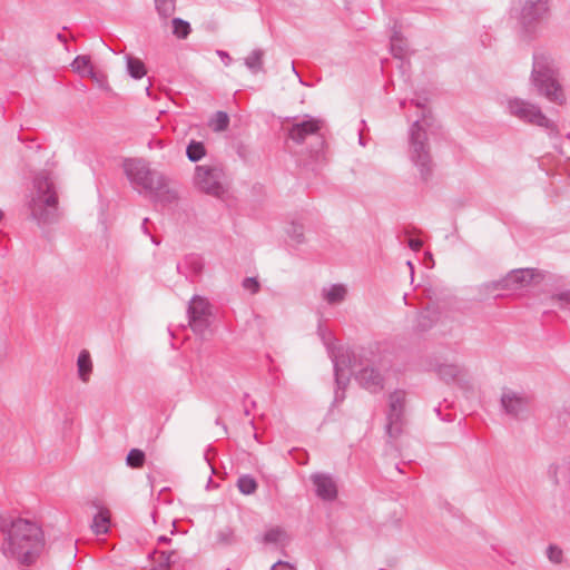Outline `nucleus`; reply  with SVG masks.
<instances>
[{"label":"nucleus","mask_w":570,"mask_h":570,"mask_svg":"<svg viewBox=\"0 0 570 570\" xmlns=\"http://www.w3.org/2000/svg\"><path fill=\"white\" fill-rule=\"evenodd\" d=\"M1 530L7 535L2 546L4 556L22 564L32 563L43 548L42 530L32 521L17 519L9 528L3 524Z\"/></svg>","instance_id":"obj_1"},{"label":"nucleus","mask_w":570,"mask_h":570,"mask_svg":"<svg viewBox=\"0 0 570 570\" xmlns=\"http://www.w3.org/2000/svg\"><path fill=\"white\" fill-rule=\"evenodd\" d=\"M31 217L39 224H49L58 215L56 176L48 169L39 170L32 178L27 196Z\"/></svg>","instance_id":"obj_2"},{"label":"nucleus","mask_w":570,"mask_h":570,"mask_svg":"<svg viewBox=\"0 0 570 570\" xmlns=\"http://www.w3.org/2000/svg\"><path fill=\"white\" fill-rule=\"evenodd\" d=\"M124 173L132 188L139 193H149L167 200L177 198V193L169 188L167 177L153 169L142 158H127L122 163Z\"/></svg>","instance_id":"obj_3"},{"label":"nucleus","mask_w":570,"mask_h":570,"mask_svg":"<svg viewBox=\"0 0 570 570\" xmlns=\"http://www.w3.org/2000/svg\"><path fill=\"white\" fill-rule=\"evenodd\" d=\"M531 82L538 94L550 102L560 106L566 102L564 91L556 78L553 61L550 57L543 53L534 55Z\"/></svg>","instance_id":"obj_4"},{"label":"nucleus","mask_w":570,"mask_h":570,"mask_svg":"<svg viewBox=\"0 0 570 570\" xmlns=\"http://www.w3.org/2000/svg\"><path fill=\"white\" fill-rule=\"evenodd\" d=\"M429 126L430 119L423 115L410 128L407 154L422 180H428L431 177L434 167L428 144L426 128Z\"/></svg>","instance_id":"obj_5"},{"label":"nucleus","mask_w":570,"mask_h":570,"mask_svg":"<svg viewBox=\"0 0 570 570\" xmlns=\"http://www.w3.org/2000/svg\"><path fill=\"white\" fill-rule=\"evenodd\" d=\"M225 174L218 165H202L195 168V186L212 196L222 197L225 194Z\"/></svg>","instance_id":"obj_6"},{"label":"nucleus","mask_w":570,"mask_h":570,"mask_svg":"<svg viewBox=\"0 0 570 570\" xmlns=\"http://www.w3.org/2000/svg\"><path fill=\"white\" fill-rule=\"evenodd\" d=\"M508 109L510 115L518 119L535 125L546 129H553L554 124L541 111L540 107L525 101L523 99L514 98L509 100Z\"/></svg>","instance_id":"obj_7"},{"label":"nucleus","mask_w":570,"mask_h":570,"mask_svg":"<svg viewBox=\"0 0 570 570\" xmlns=\"http://www.w3.org/2000/svg\"><path fill=\"white\" fill-rule=\"evenodd\" d=\"M406 394L397 390L390 394L386 433L391 439L397 438L402 433L404 425V405Z\"/></svg>","instance_id":"obj_8"},{"label":"nucleus","mask_w":570,"mask_h":570,"mask_svg":"<svg viewBox=\"0 0 570 570\" xmlns=\"http://www.w3.org/2000/svg\"><path fill=\"white\" fill-rule=\"evenodd\" d=\"M189 326L196 334H203L209 326L210 305L202 296L195 295L187 308Z\"/></svg>","instance_id":"obj_9"},{"label":"nucleus","mask_w":570,"mask_h":570,"mask_svg":"<svg viewBox=\"0 0 570 570\" xmlns=\"http://www.w3.org/2000/svg\"><path fill=\"white\" fill-rule=\"evenodd\" d=\"M500 402L508 415L515 419H523L529 411L531 397L524 392L504 389Z\"/></svg>","instance_id":"obj_10"},{"label":"nucleus","mask_w":570,"mask_h":570,"mask_svg":"<svg viewBox=\"0 0 570 570\" xmlns=\"http://www.w3.org/2000/svg\"><path fill=\"white\" fill-rule=\"evenodd\" d=\"M324 121L312 116H304L302 119L295 118L288 129V137L296 144H303L308 137L320 135Z\"/></svg>","instance_id":"obj_11"},{"label":"nucleus","mask_w":570,"mask_h":570,"mask_svg":"<svg viewBox=\"0 0 570 570\" xmlns=\"http://www.w3.org/2000/svg\"><path fill=\"white\" fill-rule=\"evenodd\" d=\"M549 13L550 0H524L520 12V23L523 28L530 29L547 19Z\"/></svg>","instance_id":"obj_12"},{"label":"nucleus","mask_w":570,"mask_h":570,"mask_svg":"<svg viewBox=\"0 0 570 570\" xmlns=\"http://www.w3.org/2000/svg\"><path fill=\"white\" fill-rule=\"evenodd\" d=\"M330 355L334 364L335 381L340 389H344L348 382L350 374L345 372L351 367L350 351L328 346Z\"/></svg>","instance_id":"obj_13"},{"label":"nucleus","mask_w":570,"mask_h":570,"mask_svg":"<svg viewBox=\"0 0 570 570\" xmlns=\"http://www.w3.org/2000/svg\"><path fill=\"white\" fill-rule=\"evenodd\" d=\"M315 493L324 501H332L337 497V487L333 478L325 473H314L311 475Z\"/></svg>","instance_id":"obj_14"},{"label":"nucleus","mask_w":570,"mask_h":570,"mask_svg":"<svg viewBox=\"0 0 570 570\" xmlns=\"http://www.w3.org/2000/svg\"><path fill=\"white\" fill-rule=\"evenodd\" d=\"M355 376L360 385L372 393L380 392L383 389V376L374 367L366 366L358 371Z\"/></svg>","instance_id":"obj_15"},{"label":"nucleus","mask_w":570,"mask_h":570,"mask_svg":"<svg viewBox=\"0 0 570 570\" xmlns=\"http://www.w3.org/2000/svg\"><path fill=\"white\" fill-rule=\"evenodd\" d=\"M204 268V259L198 254H188L177 264V272L186 278L198 276Z\"/></svg>","instance_id":"obj_16"},{"label":"nucleus","mask_w":570,"mask_h":570,"mask_svg":"<svg viewBox=\"0 0 570 570\" xmlns=\"http://www.w3.org/2000/svg\"><path fill=\"white\" fill-rule=\"evenodd\" d=\"M533 278L532 269H515L507 275V277L502 281L503 287L509 289H517L524 285H528Z\"/></svg>","instance_id":"obj_17"},{"label":"nucleus","mask_w":570,"mask_h":570,"mask_svg":"<svg viewBox=\"0 0 570 570\" xmlns=\"http://www.w3.org/2000/svg\"><path fill=\"white\" fill-rule=\"evenodd\" d=\"M347 295V288L343 284H333L322 289V297L331 305L342 303Z\"/></svg>","instance_id":"obj_18"},{"label":"nucleus","mask_w":570,"mask_h":570,"mask_svg":"<svg viewBox=\"0 0 570 570\" xmlns=\"http://www.w3.org/2000/svg\"><path fill=\"white\" fill-rule=\"evenodd\" d=\"M110 527V512L107 508H99L94 517L91 529L96 534H106Z\"/></svg>","instance_id":"obj_19"},{"label":"nucleus","mask_w":570,"mask_h":570,"mask_svg":"<svg viewBox=\"0 0 570 570\" xmlns=\"http://www.w3.org/2000/svg\"><path fill=\"white\" fill-rule=\"evenodd\" d=\"M78 375L82 382H88L92 372V362L88 351L82 350L77 360Z\"/></svg>","instance_id":"obj_20"},{"label":"nucleus","mask_w":570,"mask_h":570,"mask_svg":"<svg viewBox=\"0 0 570 570\" xmlns=\"http://www.w3.org/2000/svg\"><path fill=\"white\" fill-rule=\"evenodd\" d=\"M391 52L397 59H404L407 57L409 48L406 40L399 31H394L391 36Z\"/></svg>","instance_id":"obj_21"},{"label":"nucleus","mask_w":570,"mask_h":570,"mask_svg":"<svg viewBox=\"0 0 570 570\" xmlns=\"http://www.w3.org/2000/svg\"><path fill=\"white\" fill-rule=\"evenodd\" d=\"M463 373V368L458 364H441L438 367L440 379L445 382L455 381Z\"/></svg>","instance_id":"obj_22"},{"label":"nucleus","mask_w":570,"mask_h":570,"mask_svg":"<svg viewBox=\"0 0 570 570\" xmlns=\"http://www.w3.org/2000/svg\"><path fill=\"white\" fill-rule=\"evenodd\" d=\"M72 69L81 75L82 77L89 76L91 78L95 77V72L92 66L90 63V58L88 56H77L71 63Z\"/></svg>","instance_id":"obj_23"},{"label":"nucleus","mask_w":570,"mask_h":570,"mask_svg":"<svg viewBox=\"0 0 570 570\" xmlns=\"http://www.w3.org/2000/svg\"><path fill=\"white\" fill-rule=\"evenodd\" d=\"M264 51L261 49L253 50L246 58L245 65L253 72L257 73L263 70Z\"/></svg>","instance_id":"obj_24"},{"label":"nucleus","mask_w":570,"mask_h":570,"mask_svg":"<svg viewBox=\"0 0 570 570\" xmlns=\"http://www.w3.org/2000/svg\"><path fill=\"white\" fill-rule=\"evenodd\" d=\"M127 70L135 79H140L146 75V67L144 62L140 59L130 56L127 57Z\"/></svg>","instance_id":"obj_25"},{"label":"nucleus","mask_w":570,"mask_h":570,"mask_svg":"<svg viewBox=\"0 0 570 570\" xmlns=\"http://www.w3.org/2000/svg\"><path fill=\"white\" fill-rule=\"evenodd\" d=\"M205 154V146L200 141L191 140L186 148L188 159L194 163L200 160Z\"/></svg>","instance_id":"obj_26"},{"label":"nucleus","mask_w":570,"mask_h":570,"mask_svg":"<svg viewBox=\"0 0 570 570\" xmlns=\"http://www.w3.org/2000/svg\"><path fill=\"white\" fill-rule=\"evenodd\" d=\"M237 488L240 493L249 495L257 490V482L253 476L245 474L238 478Z\"/></svg>","instance_id":"obj_27"},{"label":"nucleus","mask_w":570,"mask_h":570,"mask_svg":"<svg viewBox=\"0 0 570 570\" xmlns=\"http://www.w3.org/2000/svg\"><path fill=\"white\" fill-rule=\"evenodd\" d=\"M173 554H174V552L167 553L164 551L163 552L155 551L151 554V558L156 562V564L153 567L151 570H169Z\"/></svg>","instance_id":"obj_28"},{"label":"nucleus","mask_w":570,"mask_h":570,"mask_svg":"<svg viewBox=\"0 0 570 570\" xmlns=\"http://www.w3.org/2000/svg\"><path fill=\"white\" fill-rule=\"evenodd\" d=\"M171 26L173 33L178 39H186L191 31L190 24L180 18H174L171 20Z\"/></svg>","instance_id":"obj_29"},{"label":"nucleus","mask_w":570,"mask_h":570,"mask_svg":"<svg viewBox=\"0 0 570 570\" xmlns=\"http://www.w3.org/2000/svg\"><path fill=\"white\" fill-rule=\"evenodd\" d=\"M208 125L214 131H224L229 125V117L225 111H217Z\"/></svg>","instance_id":"obj_30"},{"label":"nucleus","mask_w":570,"mask_h":570,"mask_svg":"<svg viewBox=\"0 0 570 570\" xmlns=\"http://www.w3.org/2000/svg\"><path fill=\"white\" fill-rule=\"evenodd\" d=\"M155 7L158 14L164 19L173 16L176 9L175 0H155Z\"/></svg>","instance_id":"obj_31"},{"label":"nucleus","mask_w":570,"mask_h":570,"mask_svg":"<svg viewBox=\"0 0 570 570\" xmlns=\"http://www.w3.org/2000/svg\"><path fill=\"white\" fill-rule=\"evenodd\" d=\"M547 474L553 484H559L563 480V468L560 463L553 462L549 464Z\"/></svg>","instance_id":"obj_32"},{"label":"nucleus","mask_w":570,"mask_h":570,"mask_svg":"<svg viewBox=\"0 0 570 570\" xmlns=\"http://www.w3.org/2000/svg\"><path fill=\"white\" fill-rule=\"evenodd\" d=\"M145 462V453L141 450L132 449L127 455V464L131 468H141Z\"/></svg>","instance_id":"obj_33"},{"label":"nucleus","mask_w":570,"mask_h":570,"mask_svg":"<svg viewBox=\"0 0 570 570\" xmlns=\"http://www.w3.org/2000/svg\"><path fill=\"white\" fill-rule=\"evenodd\" d=\"M264 540L267 543H281L285 540V532L279 528H272L265 532Z\"/></svg>","instance_id":"obj_34"},{"label":"nucleus","mask_w":570,"mask_h":570,"mask_svg":"<svg viewBox=\"0 0 570 570\" xmlns=\"http://www.w3.org/2000/svg\"><path fill=\"white\" fill-rule=\"evenodd\" d=\"M548 559L556 564H559L563 560V551L558 546L551 544L547 549Z\"/></svg>","instance_id":"obj_35"},{"label":"nucleus","mask_w":570,"mask_h":570,"mask_svg":"<svg viewBox=\"0 0 570 570\" xmlns=\"http://www.w3.org/2000/svg\"><path fill=\"white\" fill-rule=\"evenodd\" d=\"M242 285L246 291H249L252 294H256L259 291V283L254 277H246L243 281Z\"/></svg>","instance_id":"obj_36"},{"label":"nucleus","mask_w":570,"mask_h":570,"mask_svg":"<svg viewBox=\"0 0 570 570\" xmlns=\"http://www.w3.org/2000/svg\"><path fill=\"white\" fill-rule=\"evenodd\" d=\"M271 570H295V568L287 562L277 561Z\"/></svg>","instance_id":"obj_37"},{"label":"nucleus","mask_w":570,"mask_h":570,"mask_svg":"<svg viewBox=\"0 0 570 570\" xmlns=\"http://www.w3.org/2000/svg\"><path fill=\"white\" fill-rule=\"evenodd\" d=\"M557 298L563 304H570V289L558 294Z\"/></svg>","instance_id":"obj_38"},{"label":"nucleus","mask_w":570,"mask_h":570,"mask_svg":"<svg viewBox=\"0 0 570 570\" xmlns=\"http://www.w3.org/2000/svg\"><path fill=\"white\" fill-rule=\"evenodd\" d=\"M409 246L413 250H420V248L422 247V240L412 238L409 240Z\"/></svg>","instance_id":"obj_39"},{"label":"nucleus","mask_w":570,"mask_h":570,"mask_svg":"<svg viewBox=\"0 0 570 570\" xmlns=\"http://www.w3.org/2000/svg\"><path fill=\"white\" fill-rule=\"evenodd\" d=\"M217 55L222 58L223 62L228 66L232 61V58L226 52V51H223V50H218L217 51Z\"/></svg>","instance_id":"obj_40"},{"label":"nucleus","mask_w":570,"mask_h":570,"mask_svg":"<svg viewBox=\"0 0 570 570\" xmlns=\"http://www.w3.org/2000/svg\"><path fill=\"white\" fill-rule=\"evenodd\" d=\"M232 534H233L232 531L228 530V529L226 530V533L225 532H220L219 533L220 541L222 542H228L229 537H232Z\"/></svg>","instance_id":"obj_41"},{"label":"nucleus","mask_w":570,"mask_h":570,"mask_svg":"<svg viewBox=\"0 0 570 570\" xmlns=\"http://www.w3.org/2000/svg\"><path fill=\"white\" fill-rule=\"evenodd\" d=\"M6 355V344L0 340V360Z\"/></svg>","instance_id":"obj_42"},{"label":"nucleus","mask_w":570,"mask_h":570,"mask_svg":"<svg viewBox=\"0 0 570 570\" xmlns=\"http://www.w3.org/2000/svg\"><path fill=\"white\" fill-rule=\"evenodd\" d=\"M344 399L343 394H340L338 391L335 393V401H342Z\"/></svg>","instance_id":"obj_43"},{"label":"nucleus","mask_w":570,"mask_h":570,"mask_svg":"<svg viewBox=\"0 0 570 570\" xmlns=\"http://www.w3.org/2000/svg\"><path fill=\"white\" fill-rule=\"evenodd\" d=\"M158 541H159V542H167V541H168V539H167V537L161 535V537H159Z\"/></svg>","instance_id":"obj_44"},{"label":"nucleus","mask_w":570,"mask_h":570,"mask_svg":"<svg viewBox=\"0 0 570 570\" xmlns=\"http://www.w3.org/2000/svg\"><path fill=\"white\" fill-rule=\"evenodd\" d=\"M360 144H361V145H364V142H363V132H362V130L360 131Z\"/></svg>","instance_id":"obj_45"},{"label":"nucleus","mask_w":570,"mask_h":570,"mask_svg":"<svg viewBox=\"0 0 570 570\" xmlns=\"http://www.w3.org/2000/svg\"><path fill=\"white\" fill-rule=\"evenodd\" d=\"M292 70L296 73V76H298V73L296 72V70H295V67H294V66H292Z\"/></svg>","instance_id":"obj_46"}]
</instances>
